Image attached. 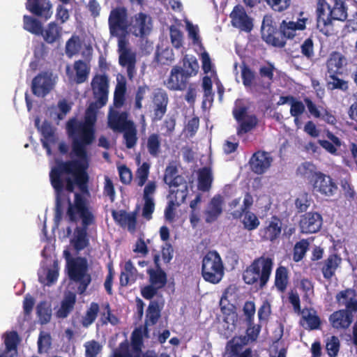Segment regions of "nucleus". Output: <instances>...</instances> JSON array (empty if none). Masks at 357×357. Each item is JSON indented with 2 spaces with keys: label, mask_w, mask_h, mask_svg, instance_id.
I'll return each instance as SVG.
<instances>
[{
  "label": "nucleus",
  "mask_w": 357,
  "mask_h": 357,
  "mask_svg": "<svg viewBox=\"0 0 357 357\" xmlns=\"http://www.w3.org/2000/svg\"><path fill=\"white\" fill-rule=\"evenodd\" d=\"M72 138V151L78 159L56 161L50 172V180L55 192V220L60 221L63 215L65 190L73 192L76 185L83 194L89 193V164L86 146L91 144L82 142L80 135H68Z\"/></svg>",
  "instance_id": "nucleus-1"
},
{
  "label": "nucleus",
  "mask_w": 357,
  "mask_h": 357,
  "mask_svg": "<svg viewBox=\"0 0 357 357\" xmlns=\"http://www.w3.org/2000/svg\"><path fill=\"white\" fill-rule=\"evenodd\" d=\"M91 85L96 100L91 102L86 108L84 121H80L73 117L67 121L66 126L68 135H80L85 144H93L96 139L97 112L107 104L108 100V77L105 75H96Z\"/></svg>",
  "instance_id": "nucleus-2"
},
{
  "label": "nucleus",
  "mask_w": 357,
  "mask_h": 357,
  "mask_svg": "<svg viewBox=\"0 0 357 357\" xmlns=\"http://www.w3.org/2000/svg\"><path fill=\"white\" fill-rule=\"evenodd\" d=\"M67 215L71 222H77L79 218L82 220V226L75 229V236L73 244L76 250H82L89 245L88 227L94 224L96 220L89 202L83 195L75 193L73 203L68 199Z\"/></svg>",
  "instance_id": "nucleus-3"
},
{
  "label": "nucleus",
  "mask_w": 357,
  "mask_h": 357,
  "mask_svg": "<svg viewBox=\"0 0 357 357\" xmlns=\"http://www.w3.org/2000/svg\"><path fill=\"white\" fill-rule=\"evenodd\" d=\"M274 266L273 257L263 254L255 258L243 272L244 282L254 286L257 290H262L270 280Z\"/></svg>",
  "instance_id": "nucleus-4"
},
{
  "label": "nucleus",
  "mask_w": 357,
  "mask_h": 357,
  "mask_svg": "<svg viewBox=\"0 0 357 357\" xmlns=\"http://www.w3.org/2000/svg\"><path fill=\"white\" fill-rule=\"evenodd\" d=\"M274 70L275 68L271 63L261 66L259 70V77H257L255 72L243 63L241 66L243 84L246 89L250 88L252 93L259 96L264 91L270 89L273 80Z\"/></svg>",
  "instance_id": "nucleus-5"
},
{
  "label": "nucleus",
  "mask_w": 357,
  "mask_h": 357,
  "mask_svg": "<svg viewBox=\"0 0 357 357\" xmlns=\"http://www.w3.org/2000/svg\"><path fill=\"white\" fill-rule=\"evenodd\" d=\"M66 267L69 279L77 284V293L84 294L91 282L87 260L84 257L71 259L68 260Z\"/></svg>",
  "instance_id": "nucleus-6"
},
{
  "label": "nucleus",
  "mask_w": 357,
  "mask_h": 357,
  "mask_svg": "<svg viewBox=\"0 0 357 357\" xmlns=\"http://www.w3.org/2000/svg\"><path fill=\"white\" fill-rule=\"evenodd\" d=\"M202 275L205 281L212 284H218L222 280L224 266L218 252L208 251L203 257Z\"/></svg>",
  "instance_id": "nucleus-7"
},
{
  "label": "nucleus",
  "mask_w": 357,
  "mask_h": 357,
  "mask_svg": "<svg viewBox=\"0 0 357 357\" xmlns=\"http://www.w3.org/2000/svg\"><path fill=\"white\" fill-rule=\"evenodd\" d=\"M261 37L268 45L273 47L282 48L287 44L286 38H284L281 31V26L277 28L273 25L272 20L264 18L261 24Z\"/></svg>",
  "instance_id": "nucleus-8"
},
{
  "label": "nucleus",
  "mask_w": 357,
  "mask_h": 357,
  "mask_svg": "<svg viewBox=\"0 0 357 357\" xmlns=\"http://www.w3.org/2000/svg\"><path fill=\"white\" fill-rule=\"evenodd\" d=\"M108 24L112 36H119V32L123 34L126 33L129 28L126 8L116 7L112 9L109 16Z\"/></svg>",
  "instance_id": "nucleus-9"
},
{
  "label": "nucleus",
  "mask_w": 357,
  "mask_h": 357,
  "mask_svg": "<svg viewBox=\"0 0 357 357\" xmlns=\"http://www.w3.org/2000/svg\"><path fill=\"white\" fill-rule=\"evenodd\" d=\"M55 81L51 72L45 71L37 75L31 82V91L37 97H45L54 89Z\"/></svg>",
  "instance_id": "nucleus-10"
},
{
  "label": "nucleus",
  "mask_w": 357,
  "mask_h": 357,
  "mask_svg": "<svg viewBox=\"0 0 357 357\" xmlns=\"http://www.w3.org/2000/svg\"><path fill=\"white\" fill-rule=\"evenodd\" d=\"M313 190L325 197L334 196L338 190L337 183L329 176L318 172L313 180H310Z\"/></svg>",
  "instance_id": "nucleus-11"
},
{
  "label": "nucleus",
  "mask_w": 357,
  "mask_h": 357,
  "mask_svg": "<svg viewBox=\"0 0 357 357\" xmlns=\"http://www.w3.org/2000/svg\"><path fill=\"white\" fill-rule=\"evenodd\" d=\"M310 23L308 17L304 16L303 12L300 13L299 17L296 21L283 20L280 23L282 33L284 38L288 40H294L297 35V31H302L306 29L307 24Z\"/></svg>",
  "instance_id": "nucleus-12"
},
{
  "label": "nucleus",
  "mask_w": 357,
  "mask_h": 357,
  "mask_svg": "<svg viewBox=\"0 0 357 357\" xmlns=\"http://www.w3.org/2000/svg\"><path fill=\"white\" fill-rule=\"evenodd\" d=\"M153 116V121H160L165 115L169 103V97L167 91L161 88L154 90L151 96Z\"/></svg>",
  "instance_id": "nucleus-13"
},
{
  "label": "nucleus",
  "mask_w": 357,
  "mask_h": 357,
  "mask_svg": "<svg viewBox=\"0 0 357 357\" xmlns=\"http://www.w3.org/2000/svg\"><path fill=\"white\" fill-rule=\"evenodd\" d=\"M231 24L234 27L245 32H250L253 29V20L247 14L244 7L238 4L230 13Z\"/></svg>",
  "instance_id": "nucleus-14"
},
{
  "label": "nucleus",
  "mask_w": 357,
  "mask_h": 357,
  "mask_svg": "<svg viewBox=\"0 0 357 357\" xmlns=\"http://www.w3.org/2000/svg\"><path fill=\"white\" fill-rule=\"evenodd\" d=\"M322 216L317 212H307L301 216L299 227L303 234H314L318 232L322 226Z\"/></svg>",
  "instance_id": "nucleus-15"
},
{
  "label": "nucleus",
  "mask_w": 357,
  "mask_h": 357,
  "mask_svg": "<svg viewBox=\"0 0 357 357\" xmlns=\"http://www.w3.org/2000/svg\"><path fill=\"white\" fill-rule=\"evenodd\" d=\"M273 158L268 152L258 151L250 159L249 164L251 170L257 174H263L271 167Z\"/></svg>",
  "instance_id": "nucleus-16"
},
{
  "label": "nucleus",
  "mask_w": 357,
  "mask_h": 357,
  "mask_svg": "<svg viewBox=\"0 0 357 357\" xmlns=\"http://www.w3.org/2000/svg\"><path fill=\"white\" fill-rule=\"evenodd\" d=\"M190 77L183 72L181 66H174L167 80V87L172 91H184Z\"/></svg>",
  "instance_id": "nucleus-17"
},
{
  "label": "nucleus",
  "mask_w": 357,
  "mask_h": 357,
  "mask_svg": "<svg viewBox=\"0 0 357 357\" xmlns=\"http://www.w3.org/2000/svg\"><path fill=\"white\" fill-rule=\"evenodd\" d=\"M342 263V258L336 253H332L322 261L318 263L323 277L326 280H331L335 275L336 271Z\"/></svg>",
  "instance_id": "nucleus-18"
},
{
  "label": "nucleus",
  "mask_w": 357,
  "mask_h": 357,
  "mask_svg": "<svg viewBox=\"0 0 357 357\" xmlns=\"http://www.w3.org/2000/svg\"><path fill=\"white\" fill-rule=\"evenodd\" d=\"M339 306H344L346 310L357 312V294L353 288H347L338 292L335 296Z\"/></svg>",
  "instance_id": "nucleus-19"
},
{
  "label": "nucleus",
  "mask_w": 357,
  "mask_h": 357,
  "mask_svg": "<svg viewBox=\"0 0 357 357\" xmlns=\"http://www.w3.org/2000/svg\"><path fill=\"white\" fill-rule=\"evenodd\" d=\"M329 11L330 5L325 0H319L317 8V26L325 35L331 31L330 13L327 15L326 10Z\"/></svg>",
  "instance_id": "nucleus-20"
},
{
  "label": "nucleus",
  "mask_w": 357,
  "mask_h": 357,
  "mask_svg": "<svg viewBox=\"0 0 357 357\" xmlns=\"http://www.w3.org/2000/svg\"><path fill=\"white\" fill-rule=\"evenodd\" d=\"M127 112H119L116 110H111L108 115V126L114 131L122 132L128 127V124H133L134 122L128 120Z\"/></svg>",
  "instance_id": "nucleus-21"
},
{
  "label": "nucleus",
  "mask_w": 357,
  "mask_h": 357,
  "mask_svg": "<svg viewBox=\"0 0 357 357\" xmlns=\"http://www.w3.org/2000/svg\"><path fill=\"white\" fill-rule=\"evenodd\" d=\"M353 313L344 309L335 311L329 317L331 325L337 330L348 328L354 320Z\"/></svg>",
  "instance_id": "nucleus-22"
},
{
  "label": "nucleus",
  "mask_w": 357,
  "mask_h": 357,
  "mask_svg": "<svg viewBox=\"0 0 357 357\" xmlns=\"http://www.w3.org/2000/svg\"><path fill=\"white\" fill-rule=\"evenodd\" d=\"M282 231V221L276 215H273L271 220L266 222V225L261 229L263 239L271 242L279 238Z\"/></svg>",
  "instance_id": "nucleus-23"
},
{
  "label": "nucleus",
  "mask_w": 357,
  "mask_h": 357,
  "mask_svg": "<svg viewBox=\"0 0 357 357\" xmlns=\"http://www.w3.org/2000/svg\"><path fill=\"white\" fill-rule=\"evenodd\" d=\"M150 22L148 21V16L144 13H139L135 15L132 20L130 31L137 37H143L151 30Z\"/></svg>",
  "instance_id": "nucleus-24"
},
{
  "label": "nucleus",
  "mask_w": 357,
  "mask_h": 357,
  "mask_svg": "<svg viewBox=\"0 0 357 357\" xmlns=\"http://www.w3.org/2000/svg\"><path fill=\"white\" fill-rule=\"evenodd\" d=\"M114 221L122 227H128V231H134L137 225V213H128L125 210L112 211Z\"/></svg>",
  "instance_id": "nucleus-25"
},
{
  "label": "nucleus",
  "mask_w": 357,
  "mask_h": 357,
  "mask_svg": "<svg viewBox=\"0 0 357 357\" xmlns=\"http://www.w3.org/2000/svg\"><path fill=\"white\" fill-rule=\"evenodd\" d=\"M223 199L221 195L214 196L205 211V221L207 223L215 222L222 213Z\"/></svg>",
  "instance_id": "nucleus-26"
},
{
  "label": "nucleus",
  "mask_w": 357,
  "mask_h": 357,
  "mask_svg": "<svg viewBox=\"0 0 357 357\" xmlns=\"http://www.w3.org/2000/svg\"><path fill=\"white\" fill-rule=\"evenodd\" d=\"M20 340L19 335L16 331L7 332L4 339L5 349L0 354V357H17Z\"/></svg>",
  "instance_id": "nucleus-27"
},
{
  "label": "nucleus",
  "mask_w": 357,
  "mask_h": 357,
  "mask_svg": "<svg viewBox=\"0 0 357 357\" xmlns=\"http://www.w3.org/2000/svg\"><path fill=\"white\" fill-rule=\"evenodd\" d=\"M301 314V324L304 326L305 328L314 331L320 328L321 321L314 309L304 308L302 310Z\"/></svg>",
  "instance_id": "nucleus-28"
},
{
  "label": "nucleus",
  "mask_w": 357,
  "mask_h": 357,
  "mask_svg": "<svg viewBox=\"0 0 357 357\" xmlns=\"http://www.w3.org/2000/svg\"><path fill=\"white\" fill-rule=\"evenodd\" d=\"M26 8L32 14L45 20L49 19L52 13L51 11L52 5L50 1L46 0H39L31 3H26Z\"/></svg>",
  "instance_id": "nucleus-29"
},
{
  "label": "nucleus",
  "mask_w": 357,
  "mask_h": 357,
  "mask_svg": "<svg viewBox=\"0 0 357 357\" xmlns=\"http://www.w3.org/2000/svg\"><path fill=\"white\" fill-rule=\"evenodd\" d=\"M346 64L347 59L342 53L332 52L326 61L327 73H342V68Z\"/></svg>",
  "instance_id": "nucleus-30"
},
{
  "label": "nucleus",
  "mask_w": 357,
  "mask_h": 357,
  "mask_svg": "<svg viewBox=\"0 0 357 357\" xmlns=\"http://www.w3.org/2000/svg\"><path fill=\"white\" fill-rule=\"evenodd\" d=\"M169 197L173 201L177 206H179L185 202L188 194V187L186 181L180 182L177 185H173L170 188Z\"/></svg>",
  "instance_id": "nucleus-31"
},
{
  "label": "nucleus",
  "mask_w": 357,
  "mask_h": 357,
  "mask_svg": "<svg viewBox=\"0 0 357 357\" xmlns=\"http://www.w3.org/2000/svg\"><path fill=\"white\" fill-rule=\"evenodd\" d=\"M329 13L331 29L333 28V21L344 22L347 20L348 17L347 7L342 0H335L333 6H330Z\"/></svg>",
  "instance_id": "nucleus-32"
},
{
  "label": "nucleus",
  "mask_w": 357,
  "mask_h": 357,
  "mask_svg": "<svg viewBox=\"0 0 357 357\" xmlns=\"http://www.w3.org/2000/svg\"><path fill=\"white\" fill-rule=\"evenodd\" d=\"M119 62L126 68L128 77L132 79L135 73L136 54L130 50H125L119 54Z\"/></svg>",
  "instance_id": "nucleus-33"
},
{
  "label": "nucleus",
  "mask_w": 357,
  "mask_h": 357,
  "mask_svg": "<svg viewBox=\"0 0 357 357\" xmlns=\"http://www.w3.org/2000/svg\"><path fill=\"white\" fill-rule=\"evenodd\" d=\"M76 303V294L69 291L65 294L61 301L60 308L56 311V315L58 318H66L73 311Z\"/></svg>",
  "instance_id": "nucleus-34"
},
{
  "label": "nucleus",
  "mask_w": 357,
  "mask_h": 357,
  "mask_svg": "<svg viewBox=\"0 0 357 357\" xmlns=\"http://www.w3.org/2000/svg\"><path fill=\"white\" fill-rule=\"evenodd\" d=\"M42 36L45 42L47 44H53L60 39L61 37V27L56 22H52L49 23L47 27L43 28Z\"/></svg>",
  "instance_id": "nucleus-35"
},
{
  "label": "nucleus",
  "mask_w": 357,
  "mask_h": 357,
  "mask_svg": "<svg viewBox=\"0 0 357 357\" xmlns=\"http://www.w3.org/2000/svg\"><path fill=\"white\" fill-rule=\"evenodd\" d=\"M146 149L149 155L153 158H158L162 151V139L158 133H151L146 139Z\"/></svg>",
  "instance_id": "nucleus-36"
},
{
  "label": "nucleus",
  "mask_w": 357,
  "mask_h": 357,
  "mask_svg": "<svg viewBox=\"0 0 357 357\" xmlns=\"http://www.w3.org/2000/svg\"><path fill=\"white\" fill-rule=\"evenodd\" d=\"M149 276V283L159 289L163 288L167 282V273L162 269L149 268L146 271Z\"/></svg>",
  "instance_id": "nucleus-37"
},
{
  "label": "nucleus",
  "mask_w": 357,
  "mask_h": 357,
  "mask_svg": "<svg viewBox=\"0 0 357 357\" xmlns=\"http://www.w3.org/2000/svg\"><path fill=\"white\" fill-rule=\"evenodd\" d=\"M289 284V275L287 267L280 266L277 268L275 275L274 284L281 293H284Z\"/></svg>",
  "instance_id": "nucleus-38"
},
{
  "label": "nucleus",
  "mask_w": 357,
  "mask_h": 357,
  "mask_svg": "<svg viewBox=\"0 0 357 357\" xmlns=\"http://www.w3.org/2000/svg\"><path fill=\"white\" fill-rule=\"evenodd\" d=\"M342 73H327L326 86L329 90H340L346 92L349 89L348 82L338 77Z\"/></svg>",
  "instance_id": "nucleus-39"
},
{
  "label": "nucleus",
  "mask_w": 357,
  "mask_h": 357,
  "mask_svg": "<svg viewBox=\"0 0 357 357\" xmlns=\"http://www.w3.org/2000/svg\"><path fill=\"white\" fill-rule=\"evenodd\" d=\"M213 182L212 172L210 168L203 167L198 173V188L199 190L206 192L211 187Z\"/></svg>",
  "instance_id": "nucleus-40"
},
{
  "label": "nucleus",
  "mask_w": 357,
  "mask_h": 357,
  "mask_svg": "<svg viewBox=\"0 0 357 357\" xmlns=\"http://www.w3.org/2000/svg\"><path fill=\"white\" fill-rule=\"evenodd\" d=\"M183 72L190 78L195 76L199 70V63L197 59L192 55L185 54L183 57Z\"/></svg>",
  "instance_id": "nucleus-41"
},
{
  "label": "nucleus",
  "mask_w": 357,
  "mask_h": 357,
  "mask_svg": "<svg viewBox=\"0 0 357 357\" xmlns=\"http://www.w3.org/2000/svg\"><path fill=\"white\" fill-rule=\"evenodd\" d=\"M99 312V304L96 302L91 303L84 315L82 318V326L84 328H88L91 326L96 321Z\"/></svg>",
  "instance_id": "nucleus-42"
},
{
  "label": "nucleus",
  "mask_w": 357,
  "mask_h": 357,
  "mask_svg": "<svg viewBox=\"0 0 357 357\" xmlns=\"http://www.w3.org/2000/svg\"><path fill=\"white\" fill-rule=\"evenodd\" d=\"M43 27L42 23L38 20L29 15H24L23 28L24 30L36 36H40V33H42Z\"/></svg>",
  "instance_id": "nucleus-43"
},
{
  "label": "nucleus",
  "mask_w": 357,
  "mask_h": 357,
  "mask_svg": "<svg viewBox=\"0 0 357 357\" xmlns=\"http://www.w3.org/2000/svg\"><path fill=\"white\" fill-rule=\"evenodd\" d=\"M185 179L181 175H178V169L174 165H168L165 171L164 181L169 188L173 185L184 181Z\"/></svg>",
  "instance_id": "nucleus-44"
},
{
  "label": "nucleus",
  "mask_w": 357,
  "mask_h": 357,
  "mask_svg": "<svg viewBox=\"0 0 357 357\" xmlns=\"http://www.w3.org/2000/svg\"><path fill=\"white\" fill-rule=\"evenodd\" d=\"M301 53L307 60L312 61L315 56L314 36L311 34L300 45Z\"/></svg>",
  "instance_id": "nucleus-45"
},
{
  "label": "nucleus",
  "mask_w": 357,
  "mask_h": 357,
  "mask_svg": "<svg viewBox=\"0 0 357 357\" xmlns=\"http://www.w3.org/2000/svg\"><path fill=\"white\" fill-rule=\"evenodd\" d=\"M36 314L41 324L49 323L52 318L51 305L45 301H40L36 307Z\"/></svg>",
  "instance_id": "nucleus-46"
},
{
  "label": "nucleus",
  "mask_w": 357,
  "mask_h": 357,
  "mask_svg": "<svg viewBox=\"0 0 357 357\" xmlns=\"http://www.w3.org/2000/svg\"><path fill=\"white\" fill-rule=\"evenodd\" d=\"M123 139L124 144L127 149L134 148L137 142V130L135 124H128V127L123 130Z\"/></svg>",
  "instance_id": "nucleus-47"
},
{
  "label": "nucleus",
  "mask_w": 357,
  "mask_h": 357,
  "mask_svg": "<svg viewBox=\"0 0 357 357\" xmlns=\"http://www.w3.org/2000/svg\"><path fill=\"white\" fill-rule=\"evenodd\" d=\"M74 69L76 83L82 84L86 82L90 72L86 63L82 60L76 61L74 63Z\"/></svg>",
  "instance_id": "nucleus-48"
},
{
  "label": "nucleus",
  "mask_w": 357,
  "mask_h": 357,
  "mask_svg": "<svg viewBox=\"0 0 357 357\" xmlns=\"http://www.w3.org/2000/svg\"><path fill=\"white\" fill-rule=\"evenodd\" d=\"M160 317V310L157 301H151L146 310V325H155Z\"/></svg>",
  "instance_id": "nucleus-49"
},
{
  "label": "nucleus",
  "mask_w": 357,
  "mask_h": 357,
  "mask_svg": "<svg viewBox=\"0 0 357 357\" xmlns=\"http://www.w3.org/2000/svg\"><path fill=\"white\" fill-rule=\"evenodd\" d=\"M310 243L307 239H301L296 242L293 248V260L295 262L301 261L309 250Z\"/></svg>",
  "instance_id": "nucleus-50"
},
{
  "label": "nucleus",
  "mask_w": 357,
  "mask_h": 357,
  "mask_svg": "<svg viewBox=\"0 0 357 357\" xmlns=\"http://www.w3.org/2000/svg\"><path fill=\"white\" fill-rule=\"evenodd\" d=\"M113 357H157V356L147 352L143 354L137 353L133 356L130 351L128 343L125 341L119 344V349L114 351Z\"/></svg>",
  "instance_id": "nucleus-51"
},
{
  "label": "nucleus",
  "mask_w": 357,
  "mask_h": 357,
  "mask_svg": "<svg viewBox=\"0 0 357 357\" xmlns=\"http://www.w3.org/2000/svg\"><path fill=\"white\" fill-rule=\"evenodd\" d=\"M151 165L144 162L136 170L135 182L138 187H142L146 183L150 171Z\"/></svg>",
  "instance_id": "nucleus-52"
},
{
  "label": "nucleus",
  "mask_w": 357,
  "mask_h": 357,
  "mask_svg": "<svg viewBox=\"0 0 357 357\" xmlns=\"http://www.w3.org/2000/svg\"><path fill=\"white\" fill-rule=\"evenodd\" d=\"M102 307L104 311L100 314V321L101 324L107 325L110 323L113 326L116 325L119 320L117 317L112 314L109 303L107 302L102 304Z\"/></svg>",
  "instance_id": "nucleus-53"
},
{
  "label": "nucleus",
  "mask_w": 357,
  "mask_h": 357,
  "mask_svg": "<svg viewBox=\"0 0 357 357\" xmlns=\"http://www.w3.org/2000/svg\"><path fill=\"white\" fill-rule=\"evenodd\" d=\"M239 123L240 125L237 128V134L241 135L245 134L254 129L258 123V119L255 114H252L248 116L246 120H242Z\"/></svg>",
  "instance_id": "nucleus-54"
},
{
  "label": "nucleus",
  "mask_w": 357,
  "mask_h": 357,
  "mask_svg": "<svg viewBox=\"0 0 357 357\" xmlns=\"http://www.w3.org/2000/svg\"><path fill=\"white\" fill-rule=\"evenodd\" d=\"M80 47L81 43L79 37L73 35L66 41L65 48L66 54L69 58H71L79 52Z\"/></svg>",
  "instance_id": "nucleus-55"
},
{
  "label": "nucleus",
  "mask_w": 357,
  "mask_h": 357,
  "mask_svg": "<svg viewBox=\"0 0 357 357\" xmlns=\"http://www.w3.org/2000/svg\"><path fill=\"white\" fill-rule=\"evenodd\" d=\"M298 172L304 177L310 180H313L315 178L316 174L318 173L317 172L316 166L310 162H303L298 167Z\"/></svg>",
  "instance_id": "nucleus-56"
},
{
  "label": "nucleus",
  "mask_w": 357,
  "mask_h": 357,
  "mask_svg": "<svg viewBox=\"0 0 357 357\" xmlns=\"http://www.w3.org/2000/svg\"><path fill=\"white\" fill-rule=\"evenodd\" d=\"M143 346V335L140 328H135L131 335V347L132 351L136 354L142 353Z\"/></svg>",
  "instance_id": "nucleus-57"
},
{
  "label": "nucleus",
  "mask_w": 357,
  "mask_h": 357,
  "mask_svg": "<svg viewBox=\"0 0 357 357\" xmlns=\"http://www.w3.org/2000/svg\"><path fill=\"white\" fill-rule=\"evenodd\" d=\"M340 348V342L335 335L328 337L326 342V349L329 356L335 357L337 356Z\"/></svg>",
  "instance_id": "nucleus-58"
},
{
  "label": "nucleus",
  "mask_w": 357,
  "mask_h": 357,
  "mask_svg": "<svg viewBox=\"0 0 357 357\" xmlns=\"http://www.w3.org/2000/svg\"><path fill=\"white\" fill-rule=\"evenodd\" d=\"M40 132L45 140H42L43 146L47 149L48 153L51 152L50 147L47 143V140H50L54 136V130L52 126L47 121H44L40 127Z\"/></svg>",
  "instance_id": "nucleus-59"
},
{
  "label": "nucleus",
  "mask_w": 357,
  "mask_h": 357,
  "mask_svg": "<svg viewBox=\"0 0 357 357\" xmlns=\"http://www.w3.org/2000/svg\"><path fill=\"white\" fill-rule=\"evenodd\" d=\"M126 87L124 83L119 84L114 91V105L116 108L121 107L126 101Z\"/></svg>",
  "instance_id": "nucleus-60"
},
{
  "label": "nucleus",
  "mask_w": 357,
  "mask_h": 357,
  "mask_svg": "<svg viewBox=\"0 0 357 357\" xmlns=\"http://www.w3.org/2000/svg\"><path fill=\"white\" fill-rule=\"evenodd\" d=\"M259 223V220L255 213L250 211L245 212V215L243 220V224L245 229L249 231L254 230L258 227Z\"/></svg>",
  "instance_id": "nucleus-61"
},
{
  "label": "nucleus",
  "mask_w": 357,
  "mask_h": 357,
  "mask_svg": "<svg viewBox=\"0 0 357 357\" xmlns=\"http://www.w3.org/2000/svg\"><path fill=\"white\" fill-rule=\"evenodd\" d=\"M149 87L146 85L139 86L135 93V109H141L142 108V101L145 98L146 93L149 91Z\"/></svg>",
  "instance_id": "nucleus-62"
},
{
  "label": "nucleus",
  "mask_w": 357,
  "mask_h": 357,
  "mask_svg": "<svg viewBox=\"0 0 357 357\" xmlns=\"http://www.w3.org/2000/svg\"><path fill=\"white\" fill-rule=\"evenodd\" d=\"M85 357H97L102 350V346L96 340L88 341L84 344Z\"/></svg>",
  "instance_id": "nucleus-63"
},
{
  "label": "nucleus",
  "mask_w": 357,
  "mask_h": 357,
  "mask_svg": "<svg viewBox=\"0 0 357 357\" xmlns=\"http://www.w3.org/2000/svg\"><path fill=\"white\" fill-rule=\"evenodd\" d=\"M156 59L162 65H169L174 60L172 49L165 48L161 52L157 53Z\"/></svg>",
  "instance_id": "nucleus-64"
}]
</instances>
